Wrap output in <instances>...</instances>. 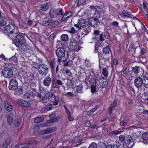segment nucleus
<instances>
[{
	"label": "nucleus",
	"mask_w": 148,
	"mask_h": 148,
	"mask_svg": "<svg viewBox=\"0 0 148 148\" xmlns=\"http://www.w3.org/2000/svg\"><path fill=\"white\" fill-rule=\"evenodd\" d=\"M23 90L22 88H18L15 92L14 94L16 96L21 95L23 94Z\"/></svg>",
	"instance_id": "bb28decb"
},
{
	"label": "nucleus",
	"mask_w": 148,
	"mask_h": 148,
	"mask_svg": "<svg viewBox=\"0 0 148 148\" xmlns=\"http://www.w3.org/2000/svg\"><path fill=\"white\" fill-rule=\"evenodd\" d=\"M18 88V83L17 81L15 79L11 80L9 85V89L11 90H15Z\"/></svg>",
	"instance_id": "f8f14e48"
},
{
	"label": "nucleus",
	"mask_w": 148,
	"mask_h": 148,
	"mask_svg": "<svg viewBox=\"0 0 148 148\" xmlns=\"http://www.w3.org/2000/svg\"><path fill=\"white\" fill-rule=\"evenodd\" d=\"M65 14H66L67 15V16L68 18H69L72 15V12L71 11H69L67 12H65Z\"/></svg>",
	"instance_id": "680f3d73"
},
{
	"label": "nucleus",
	"mask_w": 148,
	"mask_h": 148,
	"mask_svg": "<svg viewBox=\"0 0 148 148\" xmlns=\"http://www.w3.org/2000/svg\"><path fill=\"white\" fill-rule=\"evenodd\" d=\"M71 48L74 51H78L80 49L79 46L77 44L75 41L73 40L70 43Z\"/></svg>",
	"instance_id": "dca6fc26"
},
{
	"label": "nucleus",
	"mask_w": 148,
	"mask_h": 148,
	"mask_svg": "<svg viewBox=\"0 0 148 148\" xmlns=\"http://www.w3.org/2000/svg\"><path fill=\"white\" fill-rule=\"evenodd\" d=\"M45 95L43 97L42 102L44 104L46 103L49 100L50 93L49 92L45 91Z\"/></svg>",
	"instance_id": "412c9836"
},
{
	"label": "nucleus",
	"mask_w": 148,
	"mask_h": 148,
	"mask_svg": "<svg viewBox=\"0 0 148 148\" xmlns=\"http://www.w3.org/2000/svg\"><path fill=\"white\" fill-rule=\"evenodd\" d=\"M73 81L70 80H68L66 83V86L69 88H71L73 86Z\"/></svg>",
	"instance_id": "c03bdc74"
},
{
	"label": "nucleus",
	"mask_w": 148,
	"mask_h": 148,
	"mask_svg": "<svg viewBox=\"0 0 148 148\" xmlns=\"http://www.w3.org/2000/svg\"><path fill=\"white\" fill-rule=\"evenodd\" d=\"M63 83L59 79H54L52 81L51 85V88L52 89H58L63 86Z\"/></svg>",
	"instance_id": "6e6552de"
},
{
	"label": "nucleus",
	"mask_w": 148,
	"mask_h": 148,
	"mask_svg": "<svg viewBox=\"0 0 148 148\" xmlns=\"http://www.w3.org/2000/svg\"><path fill=\"white\" fill-rule=\"evenodd\" d=\"M122 13L125 16L128 18H132V15L131 13L126 10H123L122 12Z\"/></svg>",
	"instance_id": "2f4dec72"
},
{
	"label": "nucleus",
	"mask_w": 148,
	"mask_h": 148,
	"mask_svg": "<svg viewBox=\"0 0 148 148\" xmlns=\"http://www.w3.org/2000/svg\"><path fill=\"white\" fill-rule=\"evenodd\" d=\"M97 145L95 142L92 143L90 145L88 148H97Z\"/></svg>",
	"instance_id": "09e8293b"
},
{
	"label": "nucleus",
	"mask_w": 148,
	"mask_h": 148,
	"mask_svg": "<svg viewBox=\"0 0 148 148\" xmlns=\"http://www.w3.org/2000/svg\"><path fill=\"white\" fill-rule=\"evenodd\" d=\"M143 6L144 10L148 13V9L147 8V6L145 3L144 2H143Z\"/></svg>",
	"instance_id": "338daca9"
},
{
	"label": "nucleus",
	"mask_w": 148,
	"mask_h": 148,
	"mask_svg": "<svg viewBox=\"0 0 148 148\" xmlns=\"http://www.w3.org/2000/svg\"><path fill=\"white\" fill-rule=\"evenodd\" d=\"M54 131L53 128H49L40 131V133L42 135L48 134L53 132Z\"/></svg>",
	"instance_id": "b1692460"
},
{
	"label": "nucleus",
	"mask_w": 148,
	"mask_h": 148,
	"mask_svg": "<svg viewBox=\"0 0 148 148\" xmlns=\"http://www.w3.org/2000/svg\"><path fill=\"white\" fill-rule=\"evenodd\" d=\"M101 15V12L99 11H97L95 12L94 15V16L96 18L98 19Z\"/></svg>",
	"instance_id": "5fc2aeb1"
},
{
	"label": "nucleus",
	"mask_w": 148,
	"mask_h": 148,
	"mask_svg": "<svg viewBox=\"0 0 148 148\" xmlns=\"http://www.w3.org/2000/svg\"><path fill=\"white\" fill-rule=\"evenodd\" d=\"M143 139L145 140H148V132H146L143 133L142 136Z\"/></svg>",
	"instance_id": "37998d69"
},
{
	"label": "nucleus",
	"mask_w": 148,
	"mask_h": 148,
	"mask_svg": "<svg viewBox=\"0 0 148 148\" xmlns=\"http://www.w3.org/2000/svg\"><path fill=\"white\" fill-rule=\"evenodd\" d=\"M125 137L124 135H121L119 136V140L121 142H123L125 140Z\"/></svg>",
	"instance_id": "bf43d9fd"
},
{
	"label": "nucleus",
	"mask_w": 148,
	"mask_h": 148,
	"mask_svg": "<svg viewBox=\"0 0 148 148\" xmlns=\"http://www.w3.org/2000/svg\"><path fill=\"white\" fill-rule=\"evenodd\" d=\"M21 119L20 118H16L14 121V125L15 126L17 127L21 124Z\"/></svg>",
	"instance_id": "c756f323"
},
{
	"label": "nucleus",
	"mask_w": 148,
	"mask_h": 148,
	"mask_svg": "<svg viewBox=\"0 0 148 148\" xmlns=\"http://www.w3.org/2000/svg\"><path fill=\"white\" fill-rule=\"evenodd\" d=\"M107 58V57L103 58H103H101V59H100V58H99V67L100 69H101V68H102L103 67H101V65H104L106 64V60L107 59H106V58Z\"/></svg>",
	"instance_id": "393cba45"
},
{
	"label": "nucleus",
	"mask_w": 148,
	"mask_h": 148,
	"mask_svg": "<svg viewBox=\"0 0 148 148\" xmlns=\"http://www.w3.org/2000/svg\"><path fill=\"white\" fill-rule=\"evenodd\" d=\"M102 74L105 76L107 77L108 75V70L106 68H104L103 69Z\"/></svg>",
	"instance_id": "8fccbe9b"
},
{
	"label": "nucleus",
	"mask_w": 148,
	"mask_h": 148,
	"mask_svg": "<svg viewBox=\"0 0 148 148\" xmlns=\"http://www.w3.org/2000/svg\"><path fill=\"white\" fill-rule=\"evenodd\" d=\"M88 23L86 21V20L84 19L80 18L78 21L77 24H75L74 26L78 31H79L81 29L80 27H83Z\"/></svg>",
	"instance_id": "9b49d317"
},
{
	"label": "nucleus",
	"mask_w": 148,
	"mask_h": 148,
	"mask_svg": "<svg viewBox=\"0 0 148 148\" xmlns=\"http://www.w3.org/2000/svg\"><path fill=\"white\" fill-rule=\"evenodd\" d=\"M44 120V118L43 116L37 117L34 120V123H38L43 121Z\"/></svg>",
	"instance_id": "473e14b6"
},
{
	"label": "nucleus",
	"mask_w": 148,
	"mask_h": 148,
	"mask_svg": "<svg viewBox=\"0 0 148 148\" xmlns=\"http://www.w3.org/2000/svg\"><path fill=\"white\" fill-rule=\"evenodd\" d=\"M52 107V105L51 104H48L46 108V110L48 111L51 110Z\"/></svg>",
	"instance_id": "774afa93"
},
{
	"label": "nucleus",
	"mask_w": 148,
	"mask_h": 148,
	"mask_svg": "<svg viewBox=\"0 0 148 148\" xmlns=\"http://www.w3.org/2000/svg\"><path fill=\"white\" fill-rule=\"evenodd\" d=\"M144 80L139 77H136L134 80V84L136 87L138 89L143 87L144 83Z\"/></svg>",
	"instance_id": "9d476101"
},
{
	"label": "nucleus",
	"mask_w": 148,
	"mask_h": 148,
	"mask_svg": "<svg viewBox=\"0 0 148 148\" xmlns=\"http://www.w3.org/2000/svg\"><path fill=\"white\" fill-rule=\"evenodd\" d=\"M49 8L48 5L47 3L44 4L42 5L40 8V10L43 11H46Z\"/></svg>",
	"instance_id": "c9c22d12"
},
{
	"label": "nucleus",
	"mask_w": 148,
	"mask_h": 148,
	"mask_svg": "<svg viewBox=\"0 0 148 148\" xmlns=\"http://www.w3.org/2000/svg\"><path fill=\"white\" fill-rule=\"evenodd\" d=\"M91 90L92 93H95L96 90V86L95 85H92L91 86Z\"/></svg>",
	"instance_id": "6e6d98bb"
},
{
	"label": "nucleus",
	"mask_w": 148,
	"mask_h": 148,
	"mask_svg": "<svg viewBox=\"0 0 148 148\" xmlns=\"http://www.w3.org/2000/svg\"><path fill=\"white\" fill-rule=\"evenodd\" d=\"M89 24L91 26L94 27L97 26L99 24V22L98 19L96 18H91L89 19Z\"/></svg>",
	"instance_id": "4468645a"
},
{
	"label": "nucleus",
	"mask_w": 148,
	"mask_h": 148,
	"mask_svg": "<svg viewBox=\"0 0 148 148\" xmlns=\"http://www.w3.org/2000/svg\"><path fill=\"white\" fill-rule=\"evenodd\" d=\"M123 132L121 131L115 130L111 132L109 134V135L111 137L113 136H114L117 135L118 134H121Z\"/></svg>",
	"instance_id": "c85d7f7f"
},
{
	"label": "nucleus",
	"mask_w": 148,
	"mask_h": 148,
	"mask_svg": "<svg viewBox=\"0 0 148 148\" xmlns=\"http://www.w3.org/2000/svg\"><path fill=\"white\" fill-rule=\"evenodd\" d=\"M91 123L88 121H86L84 125L86 127H90L91 126Z\"/></svg>",
	"instance_id": "e2e57ef3"
},
{
	"label": "nucleus",
	"mask_w": 148,
	"mask_h": 148,
	"mask_svg": "<svg viewBox=\"0 0 148 148\" xmlns=\"http://www.w3.org/2000/svg\"><path fill=\"white\" fill-rule=\"evenodd\" d=\"M129 68H126L123 71V74L125 75H128L129 72Z\"/></svg>",
	"instance_id": "052dcab7"
},
{
	"label": "nucleus",
	"mask_w": 148,
	"mask_h": 148,
	"mask_svg": "<svg viewBox=\"0 0 148 148\" xmlns=\"http://www.w3.org/2000/svg\"><path fill=\"white\" fill-rule=\"evenodd\" d=\"M111 52L110 48L109 46H107L105 47L102 50V53L100 52L98 53V56L99 58H101L102 57L103 58H109V55L110 53Z\"/></svg>",
	"instance_id": "39448f33"
},
{
	"label": "nucleus",
	"mask_w": 148,
	"mask_h": 148,
	"mask_svg": "<svg viewBox=\"0 0 148 148\" xmlns=\"http://www.w3.org/2000/svg\"><path fill=\"white\" fill-rule=\"evenodd\" d=\"M52 82V81L51 76L49 75L45 78L43 82V84L45 86L48 87Z\"/></svg>",
	"instance_id": "f3484780"
},
{
	"label": "nucleus",
	"mask_w": 148,
	"mask_h": 148,
	"mask_svg": "<svg viewBox=\"0 0 148 148\" xmlns=\"http://www.w3.org/2000/svg\"><path fill=\"white\" fill-rule=\"evenodd\" d=\"M3 75L6 78H10L13 75V72L11 68L5 67L2 70Z\"/></svg>",
	"instance_id": "423d86ee"
},
{
	"label": "nucleus",
	"mask_w": 148,
	"mask_h": 148,
	"mask_svg": "<svg viewBox=\"0 0 148 148\" xmlns=\"http://www.w3.org/2000/svg\"><path fill=\"white\" fill-rule=\"evenodd\" d=\"M17 102L18 104L24 107L27 108L31 106L30 103L27 101L23 99H18L17 100Z\"/></svg>",
	"instance_id": "2eb2a0df"
},
{
	"label": "nucleus",
	"mask_w": 148,
	"mask_h": 148,
	"mask_svg": "<svg viewBox=\"0 0 148 148\" xmlns=\"http://www.w3.org/2000/svg\"><path fill=\"white\" fill-rule=\"evenodd\" d=\"M35 96V94L32 92H27L23 95L24 98L29 101L33 100Z\"/></svg>",
	"instance_id": "ddd939ff"
},
{
	"label": "nucleus",
	"mask_w": 148,
	"mask_h": 148,
	"mask_svg": "<svg viewBox=\"0 0 148 148\" xmlns=\"http://www.w3.org/2000/svg\"><path fill=\"white\" fill-rule=\"evenodd\" d=\"M144 81L143 86L146 88H148V77H146L143 78Z\"/></svg>",
	"instance_id": "4c0bfd02"
},
{
	"label": "nucleus",
	"mask_w": 148,
	"mask_h": 148,
	"mask_svg": "<svg viewBox=\"0 0 148 148\" xmlns=\"http://www.w3.org/2000/svg\"><path fill=\"white\" fill-rule=\"evenodd\" d=\"M77 29V30H76L75 28L73 27H72L71 30H69V32L71 33L72 35H77L78 34L79 31Z\"/></svg>",
	"instance_id": "cd10ccee"
},
{
	"label": "nucleus",
	"mask_w": 148,
	"mask_h": 148,
	"mask_svg": "<svg viewBox=\"0 0 148 148\" xmlns=\"http://www.w3.org/2000/svg\"><path fill=\"white\" fill-rule=\"evenodd\" d=\"M98 106H96L95 108H92L90 110L88 111V113L89 114L93 113L95 110L98 108Z\"/></svg>",
	"instance_id": "3c124183"
},
{
	"label": "nucleus",
	"mask_w": 148,
	"mask_h": 148,
	"mask_svg": "<svg viewBox=\"0 0 148 148\" xmlns=\"http://www.w3.org/2000/svg\"><path fill=\"white\" fill-rule=\"evenodd\" d=\"M140 68L137 66H136L134 67H132V70L133 72L137 74L140 71Z\"/></svg>",
	"instance_id": "e433bc0d"
},
{
	"label": "nucleus",
	"mask_w": 148,
	"mask_h": 148,
	"mask_svg": "<svg viewBox=\"0 0 148 148\" xmlns=\"http://www.w3.org/2000/svg\"><path fill=\"white\" fill-rule=\"evenodd\" d=\"M82 86L80 84L77 86L76 87V91L78 93H81L82 92Z\"/></svg>",
	"instance_id": "ea45409f"
},
{
	"label": "nucleus",
	"mask_w": 148,
	"mask_h": 148,
	"mask_svg": "<svg viewBox=\"0 0 148 148\" xmlns=\"http://www.w3.org/2000/svg\"><path fill=\"white\" fill-rule=\"evenodd\" d=\"M65 74L67 78L69 77L71 75V73L69 70H66L65 71Z\"/></svg>",
	"instance_id": "13d9d810"
},
{
	"label": "nucleus",
	"mask_w": 148,
	"mask_h": 148,
	"mask_svg": "<svg viewBox=\"0 0 148 148\" xmlns=\"http://www.w3.org/2000/svg\"><path fill=\"white\" fill-rule=\"evenodd\" d=\"M56 116V114L53 113L50 114L49 115V117L52 119L49 120V123H54L57 121V120L56 119H53Z\"/></svg>",
	"instance_id": "f704fd0d"
},
{
	"label": "nucleus",
	"mask_w": 148,
	"mask_h": 148,
	"mask_svg": "<svg viewBox=\"0 0 148 148\" xmlns=\"http://www.w3.org/2000/svg\"><path fill=\"white\" fill-rule=\"evenodd\" d=\"M9 21L4 17L1 16H0V25L3 26V27H4L6 25H8Z\"/></svg>",
	"instance_id": "6ab92c4d"
},
{
	"label": "nucleus",
	"mask_w": 148,
	"mask_h": 148,
	"mask_svg": "<svg viewBox=\"0 0 148 148\" xmlns=\"http://www.w3.org/2000/svg\"><path fill=\"white\" fill-rule=\"evenodd\" d=\"M56 62L54 60H53L51 61L49 64V65L51 69H54L56 66Z\"/></svg>",
	"instance_id": "a18cd8bd"
},
{
	"label": "nucleus",
	"mask_w": 148,
	"mask_h": 148,
	"mask_svg": "<svg viewBox=\"0 0 148 148\" xmlns=\"http://www.w3.org/2000/svg\"><path fill=\"white\" fill-rule=\"evenodd\" d=\"M84 27H83L84 32L82 35V36L83 37L88 35V34L90 32L91 30V27L87 24Z\"/></svg>",
	"instance_id": "aec40b11"
},
{
	"label": "nucleus",
	"mask_w": 148,
	"mask_h": 148,
	"mask_svg": "<svg viewBox=\"0 0 148 148\" xmlns=\"http://www.w3.org/2000/svg\"><path fill=\"white\" fill-rule=\"evenodd\" d=\"M63 17H62L61 19V21H66L67 20L69 19V18H68L67 16V15L66 14H64L63 13V15H62Z\"/></svg>",
	"instance_id": "864d4df0"
},
{
	"label": "nucleus",
	"mask_w": 148,
	"mask_h": 148,
	"mask_svg": "<svg viewBox=\"0 0 148 148\" xmlns=\"http://www.w3.org/2000/svg\"><path fill=\"white\" fill-rule=\"evenodd\" d=\"M61 40L63 41H66L68 40V35L66 34H62L61 37Z\"/></svg>",
	"instance_id": "58836bf2"
},
{
	"label": "nucleus",
	"mask_w": 148,
	"mask_h": 148,
	"mask_svg": "<svg viewBox=\"0 0 148 148\" xmlns=\"http://www.w3.org/2000/svg\"><path fill=\"white\" fill-rule=\"evenodd\" d=\"M49 15L52 18H55L57 16L63 15V11L61 8L51 9L49 11Z\"/></svg>",
	"instance_id": "20e7f679"
},
{
	"label": "nucleus",
	"mask_w": 148,
	"mask_h": 148,
	"mask_svg": "<svg viewBox=\"0 0 148 148\" xmlns=\"http://www.w3.org/2000/svg\"><path fill=\"white\" fill-rule=\"evenodd\" d=\"M109 38V34L106 31L104 32L101 33L100 35L99 40L100 41H103L105 39Z\"/></svg>",
	"instance_id": "a211bd4d"
},
{
	"label": "nucleus",
	"mask_w": 148,
	"mask_h": 148,
	"mask_svg": "<svg viewBox=\"0 0 148 148\" xmlns=\"http://www.w3.org/2000/svg\"><path fill=\"white\" fill-rule=\"evenodd\" d=\"M3 105L5 109L8 112L11 111L13 109V107L9 102L5 101Z\"/></svg>",
	"instance_id": "4be33fe9"
},
{
	"label": "nucleus",
	"mask_w": 148,
	"mask_h": 148,
	"mask_svg": "<svg viewBox=\"0 0 148 148\" xmlns=\"http://www.w3.org/2000/svg\"><path fill=\"white\" fill-rule=\"evenodd\" d=\"M45 91L44 90L39 91L36 95H35V96L37 97L40 98L42 97H43V94L44 93L45 94Z\"/></svg>",
	"instance_id": "79ce46f5"
},
{
	"label": "nucleus",
	"mask_w": 148,
	"mask_h": 148,
	"mask_svg": "<svg viewBox=\"0 0 148 148\" xmlns=\"http://www.w3.org/2000/svg\"><path fill=\"white\" fill-rule=\"evenodd\" d=\"M86 0H78L77 3V7H79L81 5H84L86 3Z\"/></svg>",
	"instance_id": "a19ab883"
},
{
	"label": "nucleus",
	"mask_w": 148,
	"mask_h": 148,
	"mask_svg": "<svg viewBox=\"0 0 148 148\" xmlns=\"http://www.w3.org/2000/svg\"><path fill=\"white\" fill-rule=\"evenodd\" d=\"M13 119L12 117L9 116L7 118V121L9 125H11L12 123Z\"/></svg>",
	"instance_id": "603ef678"
},
{
	"label": "nucleus",
	"mask_w": 148,
	"mask_h": 148,
	"mask_svg": "<svg viewBox=\"0 0 148 148\" xmlns=\"http://www.w3.org/2000/svg\"><path fill=\"white\" fill-rule=\"evenodd\" d=\"M65 95L66 96H70L72 97L74 96V95L72 92H69L65 93Z\"/></svg>",
	"instance_id": "0e129e2a"
},
{
	"label": "nucleus",
	"mask_w": 148,
	"mask_h": 148,
	"mask_svg": "<svg viewBox=\"0 0 148 148\" xmlns=\"http://www.w3.org/2000/svg\"><path fill=\"white\" fill-rule=\"evenodd\" d=\"M117 105V102L116 101L114 100L111 103L110 106L108 108V112L111 114L112 113V111L116 108Z\"/></svg>",
	"instance_id": "5701e85b"
},
{
	"label": "nucleus",
	"mask_w": 148,
	"mask_h": 148,
	"mask_svg": "<svg viewBox=\"0 0 148 148\" xmlns=\"http://www.w3.org/2000/svg\"><path fill=\"white\" fill-rule=\"evenodd\" d=\"M66 52L68 57V52L66 51L63 47H59L56 50V54L58 58H63L64 57Z\"/></svg>",
	"instance_id": "0eeeda50"
},
{
	"label": "nucleus",
	"mask_w": 148,
	"mask_h": 148,
	"mask_svg": "<svg viewBox=\"0 0 148 148\" xmlns=\"http://www.w3.org/2000/svg\"><path fill=\"white\" fill-rule=\"evenodd\" d=\"M8 25H6L4 27V32L5 33L8 32V36H10L9 34H15L17 32L18 29L12 23H11L10 21H9V23Z\"/></svg>",
	"instance_id": "f03ea898"
},
{
	"label": "nucleus",
	"mask_w": 148,
	"mask_h": 148,
	"mask_svg": "<svg viewBox=\"0 0 148 148\" xmlns=\"http://www.w3.org/2000/svg\"><path fill=\"white\" fill-rule=\"evenodd\" d=\"M15 34L16 35V41L18 45L19 48L22 49L23 48L22 47L25 46V34L20 32L18 30Z\"/></svg>",
	"instance_id": "f257e3e1"
},
{
	"label": "nucleus",
	"mask_w": 148,
	"mask_h": 148,
	"mask_svg": "<svg viewBox=\"0 0 148 148\" xmlns=\"http://www.w3.org/2000/svg\"><path fill=\"white\" fill-rule=\"evenodd\" d=\"M50 20H44L42 22V25L45 26H48L50 25Z\"/></svg>",
	"instance_id": "de8ad7c7"
},
{
	"label": "nucleus",
	"mask_w": 148,
	"mask_h": 148,
	"mask_svg": "<svg viewBox=\"0 0 148 148\" xmlns=\"http://www.w3.org/2000/svg\"><path fill=\"white\" fill-rule=\"evenodd\" d=\"M124 145L128 148H132L134 145V143L132 137L128 135L124 141Z\"/></svg>",
	"instance_id": "1a4fd4ad"
},
{
	"label": "nucleus",
	"mask_w": 148,
	"mask_h": 148,
	"mask_svg": "<svg viewBox=\"0 0 148 148\" xmlns=\"http://www.w3.org/2000/svg\"><path fill=\"white\" fill-rule=\"evenodd\" d=\"M73 62L71 60L67 62H65L63 63L64 66H70L71 64H72Z\"/></svg>",
	"instance_id": "4d7b16f0"
},
{
	"label": "nucleus",
	"mask_w": 148,
	"mask_h": 148,
	"mask_svg": "<svg viewBox=\"0 0 148 148\" xmlns=\"http://www.w3.org/2000/svg\"><path fill=\"white\" fill-rule=\"evenodd\" d=\"M37 69L40 74L42 76H45L48 73L49 66L43 64H39Z\"/></svg>",
	"instance_id": "7ed1b4c3"
},
{
	"label": "nucleus",
	"mask_w": 148,
	"mask_h": 148,
	"mask_svg": "<svg viewBox=\"0 0 148 148\" xmlns=\"http://www.w3.org/2000/svg\"><path fill=\"white\" fill-rule=\"evenodd\" d=\"M94 34L95 35V36L94 37H93L92 38L93 39H96L97 38H98V35H99V31L98 30H94Z\"/></svg>",
	"instance_id": "49530a36"
},
{
	"label": "nucleus",
	"mask_w": 148,
	"mask_h": 148,
	"mask_svg": "<svg viewBox=\"0 0 148 148\" xmlns=\"http://www.w3.org/2000/svg\"><path fill=\"white\" fill-rule=\"evenodd\" d=\"M106 144L104 143H100L99 148H105Z\"/></svg>",
	"instance_id": "69168bd1"
},
{
	"label": "nucleus",
	"mask_w": 148,
	"mask_h": 148,
	"mask_svg": "<svg viewBox=\"0 0 148 148\" xmlns=\"http://www.w3.org/2000/svg\"><path fill=\"white\" fill-rule=\"evenodd\" d=\"M134 53L136 52V50L137 49L139 51L140 50V55L141 56L143 55L145 52V49L143 48L142 49L139 47H137L135 48H134Z\"/></svg>",
	"instance_id": "7c9ffc66"
},
{
	"label": "nucleus",
	"mask_w": 148,
	"mask_h": 148,
	"mask_svg": "<svg viewBox=\"0 0 148 148\" xmlns=\"http://www.w3.org/2000/svg\"><path fill=\"white\" fill-rule=\"evenodd\" d=\"M58 24V22L57 21H52L50 20V27L53 28L57 26Z\"/></svg>",
	"instance_id": "72a5a7b5"
},
{
	"label": "nucleus",
	"mask_w": 148,
	"mask_h": 148,
	"mask_svg": "<svg viewBox=\"0 0 148 148\" xmlns=\"http://www.w3.org/2000/svg\"><path fill=\"white\" fill-rule=\"evenodd\" d=\"M11 142V139L9 138H8L6 140L5 143H3L2 145L3 148H8V146Z\"/></svg>",
	"instance_id": "a878e982"
}]
</instances>
